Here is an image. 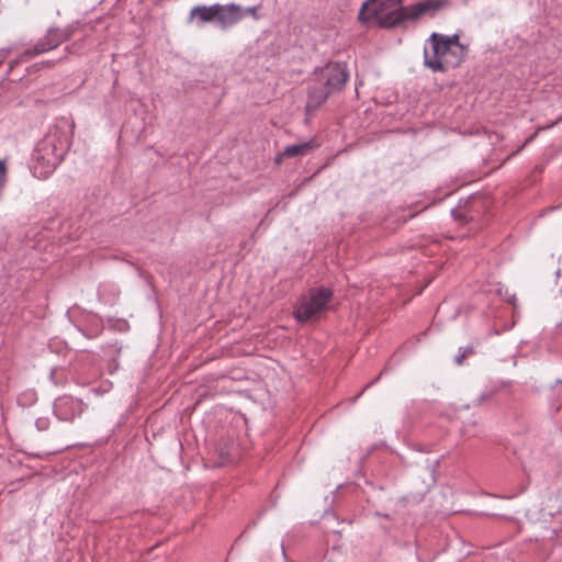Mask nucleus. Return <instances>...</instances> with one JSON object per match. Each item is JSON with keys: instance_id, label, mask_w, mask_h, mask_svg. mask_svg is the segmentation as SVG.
Listing matches in <instances>:
<instances>
[{"instance_id": "nucleus-1", "label": "nucleus", "mask_w": 562, "mask_h": 562, "mask_svg": "<svg viewBox=\"0 0 562 562\" xmlns=\"http://www.w3.org/2000/svg\"><path fill=\"white\" fill-rule=\"evenodd\" d=\"M348 78L346 65L341 63H328L316 70L308 89L306 111L317 110L331 93L342 90Z\"/></svg>"}, {"instance_id": "nucleus-2", "label": "nucleus", "mask_w": 562, "mask_h": 562, "mask_svg": "<svg viewBox=\"0 0 562 562\" xmlns=\"http://www.w3.org/2000/svg\"><path fill=\"white\" fill-rule=\"evenodd\" d=\"M334 292L330 288L314 286L302 294L294 308V318L300 323L317 319L327 310L333 300Z\"/></svg>"}, {"instance_id": "nucleus-3", "label": "nucleus", "mask_w": 562, "mask_h": 562, "mask_svg": "<svg viewBox=\"0 0 562 562\" xmlns=\"http://www.w3.org/2000/svg\"><path fill=\"white\" fill-rule=\"evenodd\" d=\"M448 4V0H424L409 7H400L386 18L383 23L389 26H398L405 21L417 20L423 15H434Z\"/></svg>"}, {"instance_id": "nucleus-4", "label": "nucleus", "mask_w": 562, "mask_h": 562, "mask_svg": "<svg viewBox=\"0 0 562 562\" xmlns=\"http://www.w3.org/2000/svg\"><path fill=\"white\" fill-rule=\"evenodd\" d=\"M451 53L447 46V42H443V35L432 33L428 41L427 46L424 49V65L432 71H445L451 64L446 56ZM461 57L458 58L452 65H458Z\"/></svg>"}, {"instance_id": "nucleus-5", "label": "nucleus", "mask_w": 562, "mask_h": 562, "mask_svg": "<svg viewBox=\"0 0 562 562\" xmlns=\"http://www.w3.org/2000/svg\"><path fill=\"white\" fill-rule=\"evenodd\" d=\"M402 0H367L359 10V20L369 22L375 20L379 25L386 29H394L383 23L384 18L398 10Z\"/></svg>"}, {"instance_id": "nucleus-6", "label": "nucleus", "mask_w": 562, "mask_h": 562, "mask_svg": "<svg viewBox=\"0 0 562 562\" xmlns=\"http://www.w3.org/2000/svg\"><path fill=\"white\" fill-rule=\"evenodd\" d=\"M87 408V404L71 395L57 397L53 404V413L58 420L72 423Z\"/></svg>"}, {"instance_id": "nucleus-7", "label": "nucleus", "mask_w": 562, "mask_h": 562, "mask_svg": "<svg viewBox=\"0 0 562 562\" xmlns=\"http://www.w3.org/2000/svg\"><path fill=\"white\" fill-rule=\"evenodd\" d=\"M243 19V7L235 3H229L226 5L221 4V9L218 10L217 15V24L220 25L221 29L226 30L228 27H232Z\"/></svg>"}, {"instance_id": "nucleus-8", "label": "nucleus", "mask_w": 562, "mask_h": 562, "mask_svg": "<svg viewBox=\"0 0 562 562\" xmlns=\"http://www.w3.org/2000/svg\"><path fill=\"white\" fill-rule=\"evenodd\" d=\"M315 144L313 142H303L297 144L286 145L277 156L276 162L281 164L284 159L296 158L307 155Z\"/></svg>"}, {"instance_id": "nucleus-9", "label": "nucleus", "mask_w": 562, "mask_h": 562, "mask_svg": "<svg viewBox=\"0 0 562 562\" xmlns=\"http://www.w3.org/2000/svg\"><path fill=\"white\" fill-rule=\"evenodd\" d=\"M103 328V319L94 314L86 315L83 324L78 327L81 334L89 339L99 337L102 334Z\"/></svg>"}, {"instance_id": "nucleus-10", "label": "nucleus", "mask_w": 562, "mask_h": 562, "mask_svg": "<svg viewBox=\"0 0 562 562\" xmlns=\"http://www.w3.org/2000/svg\"><path fill=\"white\" fill-rule=\"evenodd\" d=\"M221 9V4L215 3L213 5H196L190 11V20L193 18H198V24H203L207 22H216L218 10Z\"/></svg>"}, {"instance_id": "nucleus-11", "label": "nucleus", "mask_w": 562, "mask_h": 562, "mask_svg": "<svg viewBox=\"0 0 562 562\" xmlns=\"http://www.w3.org/2000/svg\"><path fill=\"white\" fill-rule=\"evenodd\" d=\"M58 46V41H53L50 33L41 38L34 46L33 49H26L24 55L33 58L36 55L43 54L45 52L52 50Z\"/></svg>"}, {"instance_id": "nucleus-12", "label": "nucleus", "mask_w": 562, "mask_h": 562, "mask_svg": "<svg viewBox=\"0 0 562 562\" xmlns=\"http://www.w3.org/2000/svg\"><path fill=\"white\" fill-rule=\"evenodd\" d=\"M120 295V290L115 284H102L98 290V296L108 304H114Z\"/></svg>"}, {"instance_id": "nucleus-13", "label": "nucleus", "mask_w": 562, "mask_h": 562, "mask_svg": "<svg viewBox=\"0 0 562 562\" xmlns=\"http://www.w3.org/2000/svg\"><path fill=\"white\" fill-rule=\"evenodd\" d=\"M121 350H122V346L119 345L117 341H115L114 344L108 345L106 350H104V352L106 355H110L113 351L116 356H119ZM117 369H119L117 357H113L109 360V371H110V373H114Z\"/></svg>"}, {"instance_id": "nucleus-14", "label": "nucleus", "mask_w": 562, "mask_h": 562, "mask_svg": "<svg viewBox=\"0 0 562 562\" xmlns=\"http://www.w3.org/2000/svg\"><path fill=\"white\" fill-rule=\"evenodd\" d=\"M468 202L462 204V200L459 201V205L451 210V215L459 222L463 223L470 220L472 216L468 212Z\"/></svg>"}, {"instance_id": "nucleus-15", "label": "nucleus", "mask_w": 562, "mask_h": 562, "mask_svg": "<svg viewBox=\"0 0 562 562\" xmlns=\"http://www.w3.org/2000/svg\"><path fill=\"white\" fill-rule=\"evenodd\" d=\"M48 33L52 35L53 41H58V46L70 38L71 32L69 29L59 30V29H49Z\"/></svg>"}, {"instance_id": "nucleus-16", "label": "nucleus", "mask_w": 562, "mask_h": 562, "mask_svg": "<svg viewBox=\"0 0 562 562\" xmlns=\"http://www.w3.org/2000/svg\"><path fill=\"white\" fill-rule=\"evenodd\" d=\"M443 42H447V46L453 55H457V53L453 52V48H458L460 55L463 54L464 47L459 43L458 34L451 36L443 35Z\"/></svg>"}, {"instance_id": "nucleus-17", "label": "nucleus", "mask_w": 562, "mask_h": 562, "mask_svg": "<svg viewBox=\"0 0 562 562\" xmlns=\"http://www.w3.org/2000/svg\"><path fill=\"white\" fill-rule=\"evenodd\" d=\"M108 323L110 325V328L120 333H124L130 329L127 321L123 318H108Z\"/></svg>"}, {"instance_id": "nucleus-18", "label": "nucleus", "mask_w": 562, "mask_h": 562, "mask_svg": "<svg viewBox=\"0 0 562 562\" xmlns=\"http://www.w3.org/2000/svg\"><path fill=\"white\" fill-rule=\"evenodd\" d=\"M474 353V348L471 347V346H467V347H460L459 348V353L454 358V362L458 364V366H461L463 363V360L470 356V355H473Z\"/></svg>"}, {"instance_id": "nucleus-19", "label": "nucleus", "mask_w": 562, "mask_h": 562, "mask_svg": "<svg viewBox=\"0 0 562 562\" xmlns=\"http://www.w3.org/2000/svg\"><path fill=\"white\" fill-rule=\"evenodd\" d=\"M499 391V387L497 385H492L486 391L480 394V396L476 400V404L481 405L485 401L492 398L497 392Z\"/></svg>"}, {"instance_id": "nucleus-20", "label": "nucleus", "mask_w": 562, "mask_h": 562, "mask_svg": "<svg viewBox=\"0 0 562 562\" xmlns=\"http://www.w3.org/2000/svg\"><path fill=\"white\" fill-rule=\"evenodd\" d=\"M232 448H233V443H231V445L225 443L224 447L218 448V456L223 462L232 461V454H231Z\"/></svg>"}, {"instance_id": "nucleus-21", "label": "nucleus", "mask_w": 562, "mask_h": 562, "mask_svg": "<svg viewBox=\"0 0 562 562\" xmlns=\"http://www.w3.org/2000/svg\"><path fill=\"white\" fill-rule=\"evenodd\" d=\"M49 418L48 417H38L36 420H35V427L37 430L40 431H45L49 428Z\"/></svg>"}, {"instance_id": "nucleus-22", "label": "nucleus", "mask_w": 562, "mask_h": 562, "mask_svg": "<svg viewBox=\"0 0 562 562\" xmlns=\"http://www.w3.org/2000/svg\"><path fill=\"white\" fill-rule=\"evenodd\" d=\"M24 400L32 404L36 401V394L34 392H27L19 397V402L22 403Z\"/></svg>"}, {"instance_id": "nucleus-23", "label": "nucleus", "mask_w": 562, "mask_h": 562, "mask_svg": "<svg viewBox=\"0 0 562 562\" xmlns=\"http://www.w3.org/2000/svg\"><path fill=\"white\" fill-rule=\"evenodd\" d=\"M260 8V5H255V7H250V8H244V16L247 15V14H250L252 15L256 20L259 19L258 14H257V11L258 9Z\"/></svg>"}, {"instance_id": "nucleus-24", "label": "nucleus", "mask_w": 562, "mask_h": 562, "mask_svg": "<svg viewBox=\"0 0 562 562\" xmlns=\"http://www.w3.org/2000/svg\"><path fill=\"white\" fill-rule=\"evenodd\" d=\"M382 373L380 375H378L375 379H373L372 381H370L364 387L363 390L355 397V401L358 400L362 394L363 392L369 389L371 385H373L374 383H376L380 378H381Z\"/></svg>"}, {"instance_id": "nucleus-25", "label": "nucleus", "mask_w": 562, "mask_h": 562, "mask_svg": "<svg viewBox=\"0 0 562 562\" xmlns=\"http://www.w3.org/2000/svg\"><path fill=\"white\" fill-rule=\"evenodd\" d=\"M25 58H26V59H30V57L25 56V55H24V53H23L19 58H16V59L12 60V61L10 63V70H11L14 66H16L18 64H20V63H22L23 60H25Z\"/></svg>"}, {"instance_id": "nucleus-26", "label": "nucleus", "mask_w": 562, "mask_h": 562, "mask_svg": "<svg viewBox=\"0 0 562 562\" xmlns=\"http://www.w3.org/2000/svg\"><path fill=\"white\" fill-rule=\"evenodd\" d=\"M7 171V160L0 159V176H5Z\"/></svg>"}, {"instance_id": "nucleus-27", "label": "nucleus", "mask_w": 562, "mask_h": 562, "mask_svg": "<svg viewBox=\"0 0 562 562\" xmlns=\"http://www.w3.org/2000/svg\"><path fill=\"white\" fill-rule=\"evenodd\" d=\"M0 53H1L2 57H5L10 53V50L9 49H1Z\"/></svg>"}, {"instance_id": "nucleus-28", "label": "nucleus", "mask_w": 562, "mask_h": 562, "mask_svg": "<svg viewBox=\"0 0 562 562\" xmlns=\"http://www.w3.org/2000/svg\"><path fill=\"white\" fill-rule=\"evenodd\" d=\"M54 370L50 372V379L53 380L54 379Z\"/></svg>"}]
</instances>
